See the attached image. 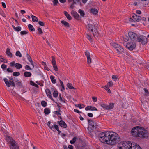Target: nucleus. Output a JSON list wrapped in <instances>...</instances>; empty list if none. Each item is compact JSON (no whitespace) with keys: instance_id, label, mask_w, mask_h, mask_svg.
Here are the masks:
<instances>
[{"instance_id":"c9c22d12","label":"nucleus","mask_w":149,"mask_h":149,"mask_svg":"<svg viewBox=\"0 0 149 149\" xmlns=\"http://www.w3.org/2000/svg\"><path fill=\"white\" fill-rule=\"evenodd\" d=\"M58 95V92L56 90L54 91L53 93V96L55 97H57Z\"/></svg>"},{"instance_id":"72a5a7b5","label":"nucleus","mask_w":149,"mask_h":149,"mask_svg":"<svg viewBox=\"0 0 149 149\" xmlns=\"http://www.w3.org/2000/svg\"><path fill=\"white\" fill-rule=\"evenodd\" d=\"M67 86L68 87V88L70 89H74L75 88L72 85L71 83H68L67 84Z\"/></svg>"},{"instance_id":"0e129e2a","label":"nucleus","mask_w":149,"mask_h":149,"mask_svg":"<svg viewBox=\"0 0 149 149\" xmlns=\"http://www.w3.org/2000/svg\"><path fill=\"white\" fill-rule=\"evenodd\" d=\"M17 84L18 86L19 87H21L22 86V84L21 82L20 81H18L17 82Z\"/></svg>"},{"instance_id":"f704fd0d","label":"nucleus","mask_w":149,"mask_h":149,"mask_svg":"<svg viewBox=\"0 0 149 149\" xmlns=\"http://www.w3.org/2000/svg\"><path fill=\"white\" fill-rule=\"evenodd\" d=\"M1 125V130L3 131H5V130H6V127L5 125L3 124L2 125L1 124H0V125Z\"/></svg>"},{"instance_id":"473e14b6","label":"nucleus","mask_w":149,"mask_h":149,"mask_svg":"<svg viewBox=\"0 0 149 149\" xmlns=\"http://www.w3.org/2000/svg\"><path fill=\"white\" fill-rule=\"evenodd\" d=\"M86 37L90 42H92V40L91 38V36L88 33L86 35Z\"/></svg>"},{"instance_id":"a19ab883","label":"nucleus","mask_w":149,"mask_h":149,"mask_svg":"<svg viewBox=\"0 0 149 149\" xmlns=\"http://www.w3.org/2000/svg\"><path fill=\"white\" fill-rule=\"evenodd\" d=\"M60 82V84L61 86L62 89H61V91H63L65 90L64 86L63 85V82L61 80L59 81Z\"/></svg>"},{"instance_id":"0eeeda50","label":"nucleus","mask_w":149,"mask_h":149,"mask_svg":"<svg viewBox=\"0 0 149 149\" xmlns=\"http://www.w3.org/2000/svg\"><path fill=\"white\" fill-rule=\"evenodd\" d=\"M135 42H128L126 44V47L130 50L132 51L136 47Z\"/></svg>"},{"instance_id":"ddd939ff","label":"nucleus","mask_w":149,"mask_h":149,"mask_svg":"<svg viewBox=\"0 0 149 149\" xmlns=\"http://www.w3.org/2000/svg\"><path fill=\"white\" fill-rule=\"evenodd\" d=\"M87 27L89 31H91V32L93 31V30L96 28L94 25L90 24H88Z\"/></svg>"},{"instance_id":"6ab92c4d","label":"nucleus","mask_w":149,"mask_h":149,"mask_svg":"<svg viewBox=\"0 0 149 149\" xmlns=\"http://www.w3.org/2000/svg\"><path fill=\"white\" fill-rule=\"evenodd\" d=\"M11 149H19V147L18 144L15 141L10 145Z\"/></svg>"},{"instance_id":"58836bf2","label":"nucleus","mask_w":149,"mask_h":149,"mask_svg":"<svg viewBox=\"0 0 149 149\" xmlns=\"http://www.w3.org/2000/svg\"><path fill=\"white\" fill-rule=\"evenodd\" d=\"M78 12L80 13V15L81 16L84 17V16L85 15V13L84 11L80 9L79 10Z\"/></svg>"},{"instance_id":"de8ad7c7","label":"nucleus","mask_w":149,"mask_h":149,"mask_svg":"<svg viewBox=\"0 0 149 149\" xmlns=\"http://www.w3.org/2000/svg\"><path fill=\"white\" fill-rule=\"evenodd\" d=\"M28 32L26 31H22L20 32V34L21 35H24L27 34Z\"/></svg>"},{"instance_id":"4d7b16f0","label":"nucleus","mask_w":149,"mask_h":149,"mask_svg":"<svg viewBox=\"0 0 149 149\" xmlns=\"http://www.w3.org/2000/svg\"><path fill=\"white\" fill-rule=\"evenodd\" d=\"M59 98L61 102H65V101L63 100L62 99V98L61 97V94H60L59 95Z\"/></svg>"},{"instance_id":"a878e982","label":"nucleus","mask_w":149,"mask_h":149,"mask_svg":"<svg viewBox=\"0 0 149 149\" xmlns=\"http://www.w3.org/2000/svg\"><path fill=\"white\" fill-rule=\"evenodd\" d=\"M12 26L15 31H19L21 30V27L20 26H18L16 27L14 25H12Z\"/></svg>"},{"instance_id":"dca6fc26","label":"nucleus","mask_w":149,"mask_h":149,"mask_svg":"<svg viewBox=\"0 0 149 149\" xmlns=\"http://www.w3.org/2000/svg\"><path fill=\"white\" fill-rule=\"evenodd\" d=\"M3 80L7 86L8 87L10 86L11 85V84L13 81L11 80L8 81V79L6 78H4L3 79Z\"/></svg>"},{"instance_id":"603ef678","label":"nucleus","mask_w":149,"mask_h":149,"mask_svg":"<svg viewBox=\"0 0 149 149\" xmlns=\"http://www.w3.org/2000/svg\"><path fill=\"white\" fill-rule=\"evenodd\" d=\"M53 66V68L54 70L55 71H57L58 70V67L57 65H56V63L54 64H52Z\"/></svg>"},{"instance_id":"37998d69","label":"nucleus","mask_w":149,"mask_h":149,"mask_svg":"<svg viewBox=\"0 0 149 149\" xmlns=\"http://www.w3.org/2000/svg\"><path fill=\"white\" fill-rule=\"evenodd\" d=\"M20 74V73L17 72H14L13 73V75L14 76H19Z\"/></svg>"},{"instance_id":"f257e3e1","label":"nucleus","mask_w":149,"mask_h":149,"mask_svg":"<svg viewBox=\"0 0 149 149\" xmlns=\"http://www.w3.org/2000/svg\"><path fill=\"white\" fill-rule=\"evenodd\" d=\"M132 135L136 138H147L149 134L148 131L144 128L139 126L133 128L131 130Z\"/></svg>"},{"instance_id":"c756f323","label":"nucleus","mask_w":149,"mask_h":149,"mask_svg":"<svg viewBox=\"0 0 149 149\" xmlns=\"http://www.w3.org/2000/svg\"><path fill=\"white\" fill-rule=\"evenodd\" d=\"M50 79L52 83L53 84H55L56 82V80L54 78V77L51 75L50 76Z\"/></svg>"},{"instance_id":"9b49d317","label":"nucleus","mask_w":149,"mask_h":149,"mask_svg":"<svg viewBox=\"0 0 149 149\" xmlns=\"http://www.w3.org/2000/svg\"><path fill=\"white\" fill-rule=\"evenodd\" d=\"M5 139L8 143L11 145L15 141L11 137L8 136L6 137Z\"/></svg>"},{"instance_id":"3c124183","label":"nucleus","mask_w":149,"mask_h":149,"mask_svg":"<svg viewBox=\"0 0 149 149\" xmlns=\"http://www.w3.org/2000/svg\"><path fill=\"white\" fill-rule=\"evenodd\" d=\"M51 127H52V128H55L57 130L59 129L58 126L57 125H53Z\"/></svg>"},{"instance_id":"680f3d73","label":"nucleus","mask_w":149,"mask_h":149,"mask_svg":"<svg viewBox=\"0 0 149 149\" xmlns=\"http://www.w3.org/2000/svg\"><path fill=\"white\" fill-rule=\"evenodd\" d=\"M25 68L26 70H31V68L28 65H26L25 66Z\"/></svg>"},{"instance_id":"49530a36","label":"nucleus","mask_w":149,"mask_h":149,"mask_svg":"<svg viewBox=\"0 0 149 149\" xmlns=\"http://www.w3.org/2000/svg\"><path fill=\"white\" fill-rule=\"evenodd\" d=\"M52 2H53V5L54 6H56L58 3V0H53Z\"/></svg>"},{"instance_id":"4468645a","label":"nucleus","mask_w":149,"mask_h":149,"mask_svg":"<svg viewBox=\"0 0 149 149\" xmlns=\"http://www.w3.org/2000/svg\"><path fill=\"white\" fill-rule=\"evenodd\" d=\"M45 91L47 96L49 97L50 99L52 100L54 102V99L53 98L52 96L50 90L48 88L46 89L45 90Z\"/></svg>"},{"instance_id":"cd10ccee","label":"nucleus","mask_w":149,"mask_h":149,"mask_svg":"<svg viewBox=\"0 0 149 149\" xmlns=\"http://www.w3.org/2000/svg\"><path fill=\"white\" fill-rule=\"evenodd\" d=\"M44 112L45 114H49L50 113V109L48 108H45L44 109Z\"/></svg>"},{"instance_id":"e2e57ef3","label":"nucleus","mask_w":149,"mask_h":149,"mask_svg":"<svg viewBox=\"0 0 149 149\" xmlns=\"http://www.w3.org/2000/svg\"><path fill=\"white\" fill-rule=\"evenodd\" d=\"M15 61H13V62H11L10 63V66L11 67H13L14 66H15Z\"/></svg>"},{"instance_id":"79ce46f5","label":"nucleus","mask_w":149,"mask_h":149,"mask_svg":"<svg viewBox=\"0 0 149 149\" xmlns=\"http://www.w3.org/2000/svg\"><path fill=\"white\" fill-rule=\"evenodd\" d=\"M52 60L51 61L52 63V64H56V62L55 60V58L53 56H52Z\"/></svg>"},{"instance_id":"e433bc0d","label":"nucleus","mask_w":149,"mask_h":149,"mask_svg":"<svg viewBox=\"0 0 149 149\" xmlns=\"http://www.w3.org/2000/svg\"><path fill=\"white\" fill-rule=\"evenodd\" d=\"M77 139V137H74L72 139V140H71L70 141V143L71 144H74L75 141H76Z\"/></svg>"},{"instance_id":"864d4df0","label":"nucleus","mask_w":149,"mask_h":149,"mask_svg":"<svg viewBox=\"0 0 149 149\" xmlns=\"http://www.w3.org/2000/svg\"><path fill=\"white\" fill-rule=\"evenodd\" d=\"M32 21L33 22H38V18L36 16H35L32 19Z\"/></svg>"},{"instance_id":"6e6552de","label":"nucleus","mask_w":149,"mask_h":149,"mask_svg":"<svg viewBox=\"0 0 149 149\" xmlns=\"http://www.w3.org/2000/svg\"><path fill=\"white\" fill-rule=\"evenodd\" d=\"M100 106L102 107L104 110H110L113 108L114 104L113 103H110L109 105H107L104 103H101Z\"/></svg>"},{"instance_id":"052dcab7","label":"nucleus","mask_w":149,"mask_h":149,"mask_svg":"<svg viewBox=\"0 0 149 149\" xmlns=\"http://www.w3.org/2000/svg\"><path fill=\"white\" fill-rule=\"evenodd\" d=\"M7 71L9 72L12 73L13 72L12 69H10V68H8L7 69Z\"/></svg>"},{"instance_id":"8fccbe9b","label":"nucleus","mask_w":149,"mask_h":149,"mask_svg":"<svg viewBox=\"0 0 149 149\" xmlns=\"http://www.w3.org/2000/svg\"><path fill=\"white\" fill-rule=\"evenodd\" d=\"M0 61L6 63H7V60L3 58H1L0 59Z\"/></svg>"},{"instance_id":"2f4dec72","label":"nucleus","mask_w":149,"mask_h":149,"mask_svg":"<svg viewBox=\"0 0 149 149\" xmlns=\"http://www.w3.org/2000/svg\"><path fill=\"white\" fill-rule=\"evenodd\" d=\"M28 27L29 30L31 31H35V29L33 27V26L31 24H29L28 25Z\"/></svg>"},{"instance_id":"bf43d9fd","label":"nucleus","mask_w":149,"mask_h":149,"mask_svg":"<svg viewBox=\"0 0 149 149\" xmlns=\"http://www.w3.org/2000/svg\"><path fill=\"white\" fill-rule=\"evenodd\" d=\"M7 67V65L4 64H3L1 65V68L3 69H5Z\"/></svg>"},{"instance_id":"338daca9","label":"nucleus","mask_w":149,"mask_h":149,"mask_svg":"<svg viewBox=\"0 0 149 149\" xmlns=\"http://www.w3.org/2000/svg\"><path fill=\"white\" fill-rule=\"evenodd\" d=\"M87 115L88 116L90 117H92L93 116V114L91 113H88Z\"/></svg>"},{"instance_id":"393cba45","label":"nucleus","mask_w":149,"mask_h":149,"mask_svg":"<svg viewBox=\"0 0 149 149\" xmlns=\"http://www.w3.org/2000/svg\"><path fill=\"white\" fill-rule=\"evenodd\" d=\"M61 23L62 24L64 25L65 27H69V23L67 22L64 20H62L61 21Z\"/></svg>"},{"instance_id":"4c0bfd02","label":"nucleus","mask_w":149,"mask_h":149,"mask_svg":"<svg viewBox=\"0 0 149 149\" xmlns=\"http://www.w3.org/2000/svg\"><path fill=\"white\" fill-rule=\"evenodd\" d=\"M75 106L77 107H79L80 109L84 108L85 107V105L84 104H77L75 105Z\"/></svg>"},{"instance_id":"09e8293b","label":"nucleus","mask_w":149,"mask_h":149,"mask_svg":"<svg viewBox=\"0 0 149 149\" xmlns=\"http://www.w3.org/2000/svg\"><path fill=\"white\" fill-rule=\"evenodd\" d=\"M26 56H27V59H28L29 61V62H30L31 61V62H32V60L31 58V56H29V54L27 53L26 54Z\"/></svg>"},{"instance_id":"6e6d98bb","label":"nucleus","mask_w":149,"mask_h":149,"mask_svg":"<svg viewBox=\"0 0 149 149\" xmlns=\"http://www.w3.org/2000/svg\"><path fill=\"white\" fill-rule=\"evenodd\" d=\"M112 78L115 81L117 79L118 77L115 75H113L112 76Z\"/></svg>"},{"instance_id":"9d476101","label":"nucleus","mask_w":149,"mask_h":149,"mask_svg":"<svg viewBox=\"0 0 149 149\" xmlns=\"http://www.w3.org/2000/svg\"><path fill=\"white\" fill-rule=\"evenodd\" d=\"M131 143H132L130 142L128 143H124L121 146L119 147L118 149H131Z\"/></svg>"},{"instance_id":"c85d7f7f","label":"nucleus","mask_w":149,"mask_h":149,"mask_svg":"<svg viewBox=\"0 0 149 149\" xmlns=\"http://www.w3.org/2000/svg\"><path fill=\"white\" fill-rule=\"evenodd\" d=\"M24 75L26 77H30L31 76V73L29 72H25L24 73Z\"/></svg>"},{"instance_id":"39448f33","label":"nucleus","mask_w":149,"mask_h":149,"mask_svg":"<svg viewBox=\"0 0 149 149\" xmlns=\"http://www.w3.org/2000/svg\"><path fill=\"white\" fill-rule=\"evenodd\" d=\"M87 120L89 123V127L88 128V130H89V128H91L92 131H91L90 133H91V132H93V130L95 128V127L97 126V124L95 122L90 119H88Z\"/></svg>"},{"instance_id":"20e7f679","label":"nucleus","mask_w":149,"mask_h":149,"mask_svg":"<svg viewBox=\"0 0 149 149\" xmlns=\"http://www.w3.org/2000/svg\"><path fill=\"white\" fill-rule=\"evenodd\" d=\"M110 43L111 45L116 49L117 53H121L123 51L124 49L120 45L114 42H112Z\"/></svg>"},{"instance_id":"ea45409f","label":"nucleus","mask_w":149,"mask_h":149,"mask_svg":"<svg viewBox=\"0 0 149 149\" xmlns=\"http://www.w3.org/2000/svg\"><path fill=\"white\" fill-rule=\"evenodd\" d=\"M15 55L17 56L21 57L22 56V54L19 51H17L15 53Z\"/></svg>"},{"instance_id":"2eb2a0df","label":"nucleus","mask_w":149,"mask_h":149,"mask_svg":"<svg viewBox=\"0 0 149 149\" xmlns=\"http://www.w3.org/2000/svg\"><path fill=\"white\" fill-rule=\"evenodd\" d=\"M131 146V149H141L140 146L135 143H132Z\"/></svg>"},{"instance_id":"a18cd8bd","label":"nucleus","mask_w":149,"mask_h":149,"mask_svg":"<svg viewBox=\"0 0 149 149\" xmlns=\"http://www.w3.org/2000/svg\"><path fill=\"white\" fill-rule=\"evenodd\" d=\"M41 104L43 107H45L47 105V103L44 101H42L41 102Z\"/></svg>"},{"instance_id":"f03ea898","label":"nucleus","mask_w":149,"mask_h":149,"mask_svg":"<svg viewBox=\"0 0 149 149\" xmlns=\"http://www.w3.org/2000/svg\"><path fill=\"white\" fill-rule=\"evenodd\" d=\"M120 138L118 135L115 132H110L109 139L107 144L110 145H113L116 144L120 140Z\"/></svg>"},{"instance_id":"5fc2aeb1","label":"nucleus","mask_w":149,"mask_h":149,"mask_svg":"<svg viewBox=\"0 0 149 149\" xmlns=\"http://www.w3.org/2000/svg\"><path fill=\"white\" fill-rule=\"evenodd\" d=\"M38 24L40 25L41 26H45V23L43 22L39 21L38 22Z\"/></svg>"},{"instance_id":"5701e85b","label":"nucleus","mask_w":149,"mask_h":149,"mask_svg":"<svg viewBox=\"0 0 149 149\" xmlns=\"http://www.w3.org/2000/svg\"><path fill=\"white\" fill-rule=\"evenodd\" d=\"M6 54L7 56L10 57H12V54L10 52V50L8 48H7L6 49Z\"/></svg>"},{"instance_id":"69168bd1","label":"nucleus","mask_w":149,"mask_h":149,"mask_svg":"<svg viewBox=\"0 0 149 149\" xmlns=\"http://www.w3.org/2000/svg\"><path fill=\"white\" fill-rule=\"evenodd\" d=\"M92 99L94 102H95L97 101V98L96 97H92Z\"/></svg>"},{"instance_id":"f8f14e48","label":"nucleus","mask_w":149,"mask_h":149,"mask_svg":"<svg viewBox=\"0 0 149 149\" xmlns=\"http://www.w3.org/2000/svg\"><path fill=\"white\" fill-rule=\"evenodd\" d=\"M85 55L87 58V63L88 64H90L91 63V60L90 58L89 52L87 50H86L85 52Z\"/></svg>"},{"instance_id":"7ed1b4c3","label":"nucleus","mask_w":149,"mask_h":149,"mask_svg":"<svg viewBox=\"0 0 149 149\" xmlns=\"http://www.w3.org/2000/svg\"><path fill=\"white\" fill-rule=\"evenodd\" d=\"M110 132H104L101 133L99 135L100 141L102 143L107 144L109 139Z\"/></svg>"},{"instance_id":"bb28decb","label":"nucleus","mask_w":149,"mask_h":149,"mask_svg":"<svg viewBox=\"0 0 149 149\" xmlns=\"http://www.w3.org/2000/svg\"><path fill=\"white\" fill-rule=\"evenodd\" d=\"M90 12L93 14L96 15L98 13V11L96 9L92 8L90 10Z\"/></svg>"},{"instance_id":"a211bd4d","label":"nucleus","mask_w":149,"mask_h":149,"mask_svg":"<svg viewBox=\"0 0 149 149\" xmlns=\"http://www.w3.org/2000/svg\"><path fill=\"white\" fill-rule=\"evenodd\" d=\"M132 17L134 20V22L136 21L137 22H139L141 19V17L139 16L136 15V14H134L132 16Z\"/></svg>"},{"instance_id":"412c9836","label":"nucleus","mask_w":149,"mask_h":149,"mask_svg":"<svg viewBox=\"0 0 149 149\" xmlns=\"http://www.w3.org/2000/svg\"><path fill=\"white\" fill-rule=\"evenodd\" d=\"M71 13L75 19H79L80 18L77 12L72 10L71 11Z\"/></svg>"},{"instance_id":"b1692460","label":"nucleus","mask_w":149,"mask_h":149,"mask_svg":"<svg viewBox=\"0 0 149 149\" xmlns=\"http://www.w3.org/2000/svg\"><path fill=\"white\" fill-rule=\"evenodd\" d=\"M65 15L66 16L67 19L69 20H71L72 19V17L69 14L68 12L66 11H64Z\"/></svg>"},{"instance_id":"423d86ee","label":"nucleus","mask_w":149,"mask_h":149,"mask_svg":"<svg viewBox=\"0 0 149 149\" xmlns=\"http://www.w3.org/2000/svg\"><path fill=\"white\" fill-rule=\"evenodd\" d=\"M136 41L140 42L143 44H145L147 42V38L145 36L141 35L138 37Z\"/></svg>"},{"instance_id":"7c9ffc66","label":"nucleus","mask_w":149,"mask_h":149,"mask_svg":"<svg viewBox=\"0 0 149 149\" xmlns=\"http://www.w3.org/2000/svg\"><path fill=\"white\" fill-rule=\"evenodd\" d=\"M15 67L17 69H19L22 68V65L19 63H17L15 64Z\"/></svg>"},{"instance_id":"13d9d810","label":"nucleus","mask_w":149,"mask_h":149,"mask_svg":"<svg viewBox=\"0 0 149 149\" xmlns=\"http://www.w3.org/2000/svg\"><path fill=\"white\" fill-rule=\"evenodd\" d=\"M107 84L109 87H111L113 86V83L111 81H110Z\"/></svg>"},{"instance_id":"c03bdc74","label":"nucleus","mask_w":149,"mask_h":149,"mask_svg":"<svg viewBox=\"0 0 149 149\" xmlns=\"http://www.w3.org/2000/svg\"><path fill=\"white\" fill-rule=\"evenodd\" d=\"M38 34H42L43 33V32L42 31V29L40 27H38Z\"/></svg>"},{"instance_id":"f3484780","label":"nucleus","mask_w":149,"mask_h":149,"mask_svg":"<svg viewBox=\"0 0 149 149\" xmlns=\"http://www.w3.org/2000/svg\"><path fill=\"white\" fill-rule=\"evenodd\" d=\"M85 110L86 111H97V109L95 107L91 106H88L85 108Z\"/></svg>"},{"instance_id":"4be33fe9","label":"nucleus","mask_w":149,"mask_h":149,"mask_svg":"<svg viewBox=\"0 0 149 149\" xmlns=\"http://www.w3.org/2000/svg\"><path fill=\"white\" fill-rule=\"evenodd\" d=\"M94 37H97L99 35V33L97 28H96L93 31H92Z\"/></svg>"},{"instance_id":"774afa93","label":"nucleus","mask_w":149,"mask_h":149,"mask_svg":"<svg viewBox=\"0 0 149 149\" xmlns=\"http://www.w3.org/2000/svg\"><path fill=\"white\" fill-rule=\"evenodd\" d=\"M68 148L69 149H73V146L72 145H69L68 146Z\"/></svg>"},{"instance_id":"1a4fd4ad","label":"nucleus","mask_w":149,"mask_h":149,"mask_svg":"<svg viewBox=\"0 0 149 149\" xmlns=\"http://www.w3.org/2000/svg\"><path fill=\"white\" fill-rule=\"evenodd\" d=\"M128 34L131 40L134 42H136L138 36L136 33L132 32H130Z\"/></svg>"},{"instance_id":"aec40b11","label":"nucleus","mask_w":149,"mask_h":149,"mask_svg":"<svg viewBox=\"0 0 149 149\" xmlns=\"http://www.w3.org/2000/svg\"><path fill=\"white\" fill-rule=\"evenodd\" d=\"M57 123L62 127L66 128L67 127L66 124L63 120H61L60 121H58Z\"/></svg>"}]
</instances>
